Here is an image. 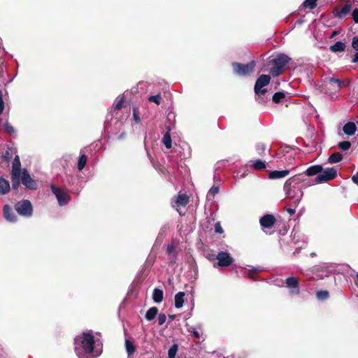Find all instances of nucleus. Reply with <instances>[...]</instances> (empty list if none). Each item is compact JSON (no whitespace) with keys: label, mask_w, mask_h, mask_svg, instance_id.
<instances>
[{"label":"nucleus","mask_w":358,"mask_h":358,"mask_svg":"<svg viewBox=\"0 0 358 358\" xmlns=\"http://www.w3.org/2000/svg\"><path fill=\"white\" fill-rule=\"evenodd\" d=\"M250 163L252 167L255 170H262L266 168L265 162L260 159L251 160Z\"/></svg>","instance_id":"nucleus-27"},{"label":"nucleus","mask_w":358,"mask_h":358,"mask_svg":"<svg viewBox=\"0 0 358 358\" xmlns=\"http://www.w3.org/2000/svg\"><path fill=\"white\" fill-rule=\"evenodd\" d=\"M290 58L285 54H279L275 58L270 60L272 67L270 73L273 77H277L282 74L284 67L289 62Z\"/></svg>","instance_id":"nucleus-3"},{"label":"nucleus","mask_w":358,"mask_h":358,"mask_svg":"<svg viewBox=\"0 0 358 358\" xmlns=\"http://www.w3.org/2000/svg\"><path fill=\"white\" fill-rule=\"evenodd\" d=\"M322 171V166L321 165H313L308 168L305 173L308 176H313L317 174H320Z\"/></svg>","instance_id":"nucleus-21"},{"label":"nucleus","mask_w":358,"mask_h":358,"mask_svg":"<svg viewBox=\"0 0 358 358\" xmlns=\"http://www.w3.org/2000/svg\"><path fill=\"white\" fill-rule=\"evenodd\" d=\"M158 324L162 325L166 322V315L164 313H160L158 316Z\"/></svg>","instance_id":"nucleus-47"},{"label":"nucleus","mask_w":358,"mask_h":358,"mask_svg":"<svg viewBox=\"0 0 358 358\" xmlns=\"http://www.w3.org/2000/svg\"><path fill=\"white\" fill-rule=\"evenodd\" d=\"M10 189V185L6 179L0 178V195L7 194Z\"/></svg>","instance_id":"nucleus-18"},{"label":"nucleus","mask_w":358,"mask_h":358,"mask_svg":"<svg viewBox=\"0 0 358 358\" xmlns=\"http://www.w3.org/2000/svg\"><path fill=\"white\" fill-rule=\"evenodd\" d=\"M125 348L128 355V357L129 358V357L134 353L136 348L134 345L133 343L130 341L129 339L125 340Z\"/></svg>","instance_id":"nucleus-31"},{"label":"nucleus","mask_w":358,"mask_h":358,"mask_svg":"<svg viewBox=\"0 0 358 358\" xmlns=\"http://www.w3.org/2000/svg\"><path fill=\"white\" fill-rule=\"evenodd\" d=\"M343 132L348 136H352L357 131V126L353 122H347L343 127Z\"/></svg>","instance_id":"nucleus-17"},{"label":"nucleus","mask_w":358,"mask_h":358,"mask_svg":"<svg viewBox=\"0 0 358 358\" xmlns=\"http://www.w3.org/2000/svg\"><path fill=\"white\" fill-rule=\"evenodd\" d=\"M317 0H305L303 3V6L304 8H308L310 9H313L317 6Z\"/></svg>","instance_id":"nucleus-36"},{"label":"nucleus","mask_w":358,"mask_h":358,"mask_svg":"<svg viewBox=\"0 0 358 358\" xmlns=\"http://www.w3.org/2000/svg\"><path fill=\"white\" fill-rule=\"evenodd\" d=\"M351 143L350 141H342L338 143V148L342 151L348 150L350 148Z\"/></svg>","instance_id":"nucleus-40"},{"label":"nucleus","mask_w":358,"mask_h":358,"mask_svg":"<svg viewBox=\"0 0 358 358\" xmlns=\"http://www.w3.org/2000/svg\"><path fill=\"white\" fill-rule=\"evenodd\" d=\"M306 275L309 276L310 278H315V277L310 275L309 274H306Z\"/></svg>","instance_id":"nucleus-57"},{"label":"nucleus","mask_w":358,"mask_h":358,"mask_svg":"<svg viewBox=\"0 0 358 358\" xmlns=\"http://www.w3.org/2000/svg\"><path fill=\"white\" fill-rule=\"evenodd\" d=\"M352 5L351 1H347L342 8H341L340 10L335 9L334 10V15L337 18L343 19L350 13V10H352Z\"/></svg>","instance_id":"nucleus-13"},{"label":"nucleus","mask_w":358,"mask_h":358,"mask_svg":"<svg viewBox=\"0 0 358 358\" xmlns=\"http://www.w3.org/2000/svg\"><path fill=\"white\" fill-rule=\"evenodd\" d=\"M15 210L18 215L24 217H30L33 215L32 204L30 201L27 199L17 201L15 204Z\"/></svg>","instance_id":"nucleus-4"},{"label":"nucleus","mask_w":358,"mask_h":358,"mask_svg":"<svg viewBox=\"0 0 358 358\" xmlns=\"http://www.w3.org/2000/svg\"><path fill=\"white\" fill-rule=\"evenodd\" d=\"M352 181L358 185V173L354 175L352 177Z\"/></svg>","instance_id":"nucleus-51"},{"label":"nucleus","mask_w":358,"mask_h":358,"mask_svg":"<svg viewBox=\"0 0 358 358\" xmlns=\"http://www.w3.org/2000/svg\"><path fill=\"white\" fill-rule=\"evenodd\" d=\"M352 47L353 48L354 50L357 51V52L354 55L353 59H352V62L353 63H357L358 62V36H355L352 38Z\"/></svg>","instance_id":"nucleus-30"},{"label":"nucleus","mask_w":358,"mask_h":358,"mask_svg":"<svg viewBox=\"0 0 358 358\" xmlns=\"http://www.w3.org/2000/svg\"><path fill=\"white\" fill-rule=\"evenodd\" d=\"M21 173V163L19 156L17 155L14 157L12 163L11 174H20Z\"/></svg>","instance_id":"nucleus-19"},{"label":"nucleus","mask_w":358,"mask_h":358,"mask_svg":"<svg viewBox=\"0 0 358 358\" xmlns=\"http://www.w3.org/2000/svg\"><path fill=\"white\" fill-rule=\"evenodd\" d=\"M4 109V101L3 100V93L0 90V115L2 114Z\"/></svg>","instance_id":"nucleus-48"},{"label":"nucleus","mask_w":358,"mask_h":358,"mask_svg":"<svg viewBox=\"0 0 358 358\" xmlns=\"http://www.w3.org/2000/svg\"><path fill=\"white\" fill-rule=\"evenodd\" d=\"M352 16L354 22L355 23H358V8H355L353 10Z\"/></svg>","instance_id":"nucleus-49"},{"label":"nucleus","mask_w":358,"mask_h":358,"mask_svg":"<svg viewBox=\"0 0 358 358\" xmlns=\"http://www.w3.org/2000/svg\"><path fill=\"white\" fill-rule=\"evenodd\" d=\"M337 176V170L334 168H327L323 169L322 172H320V174L317 175L315 179L314 182L319 184V183H323L326 182L329 180H333Z\"/></svg>","instance_id":"nucleus-6"},{"label":"nucleus","mask_w":358,"mask_h":358,"mask_svg":"<svg viewBox=\"0 0 358 358\" xmlns=\"http://www.w3.org/2000/svg\"><path fill=\"white\" fill-rule=\"evenodd\" d=\"M22 182L28 189H36L37 184L34 179L31 178L27 170L24 169L22 172Z\"/></svg>","instance_id":"nucleus-12"},{"label":"nucleus","mask_w":358,"mask_h":358,"mask_svg":"<svg viewBox=\"0 0 358 358\" xmlns=\"http://www.w3.org/2000/svg\"><path fill=\"white\" fill-rule=\"evenodd\" d=\"M178 346L177 344H173L168 352L169 358H176V353L178 352Z\"/></svg>","instance_id":"nucleus-38"},{"label":"nucleus","mask_w":358,"mask_h":358,"mask_svg":"<svg viewBox=\"0 0 358 358\" xmlns=\"http://www.w3.org/2000/svg\"><path fill=\"white\" fill-rule=\"evenodd\" d=\"M158 313V308L157 307H152L149 308L145 313V319L148 321L152 320Z\"/></svg>","instance_id":"nucleus-28"},{"label":"nucleus","mask_w":358,"mask_h":358,"mask_svg":"<svg viewBox=\"0 0 358 358\" xmlns=\"http://www.w3.org/2000/svg\"><path fill=\"white\" fill-rule=\"evenodd\" d=\"M317 298L319 300H325L329 297V292L327 291L321 290L318 291L316 294Z\"/></svg>","instance_id":"nucleus-41"},{"label":"nucleus","mask_w":358,"mask_h":358,"mask_svg":"<svg viewBox=\"0 0 358 358\" xmlns=\"http://www.w3.org/2000/svg\"><path fill=\"white\" fill-rule=\"evenodd\" d=\"M129 358V357H128Z\"/></svg>","instance_id":"nucleus-58"},{"label":"nucleus","mask_w":358,"mask_h":358,"mask_svg":"<svg viewBox=\"0 0 358 358\" xmlns=\"http://www.w3.org/2000/svg\"><path fill=\"white\" fill-rule=\"evenodd\" d=\"M166 129H167V131L163 136L162 143L166 148L169 149L172 146V140H171V137L170 135L171 128L169 127H168L166 128Z\"/></svg>","instance_id":"nucleus-24"},{"label":"nucleus","mask_w":358,"mask_h":358,"mask_svg":"<svg viewBox=\"0 0 358 358\" xmlns=\"http://www.w3.org/2000/svg\"><path fill=\"white\" fill-rule=\"evenodd\" d=\"M124 136H125V134H124V133H122V134L118 136V139H119V140H122V139H123V138H124Z\"/></svg>","instance_id":"nucleus-54"},{"label":"nucleus","mask_w":358,"mask_h":358,"mask_svg":"<svg viewBox=\"0 0 358 358\" xmlns=\"http://www.w3.org/2000/svg\"><path fill=\"white\" fill-rule=\"evenodd\" d=\"M266 149V146L265 144L259 143L256 145V150L258 154L262 155Z\"/></svg>","instance_id":"nucleus-44"},{"label":"nucleus","mask_w":358,"mask_h":358,"mask_svg":"<svg viewBox=\"0 0 358 358\" xmlns=\"http://www.w3.org/2000/svg\"><path fill=\"white\" fill-rule=\"evenodd\" d=\"M50 188L59 206H65L71 200V196L66 190L57 187L54 184H51Z\"/></svg>","instance_id":"nucleus-5"},{"label":"nucleus","mask_w":358,"mask_h":358,"mask_svg":"<svg viewBox=\"0 0 358 358\" xmlns=\"http://www.w3.org/2000/svg\"><path fill=\"white\" fill-rule=\"evenodd\" d=\"M271 80V76L269 75H261L257 80L255 85V92L256 94H264L266 93V90L265 89H262L264 87L267 86Z\"/></svg>","instance_id":"nucleus-8"},{"label":"nucleus","mask_w":358,"mask_h":358,"mask_svg":"<svg viewBox=\"0 0 358 358\" xmlns=\"http://www.w3.org/2000/svg\"><path fill=\"white\" fill-rule=\"evenodd\" d=\"M188 332H189L194 337L196 338H200V333L196 330L195 327H191L188 329Z\"/></svg>","instance_id":"nucleus-45"},{"label":"nucleus","mask_w":358,"mask_h":358,"mask_svg":"<svg viewBox=\"0 0 358 358\" xmlns=\"http://www.w3.org/2000/svg\"><path fill=\"white\" fill-rule=\"evenodd\" d=\"M5 219L10 222H15L17 217L8 205H5L3 208Z\"/></svg>","instance_id":"nucleus-16"},{"label":"nucleus","mask_w":358,"mask_h":358,"mask_svg":"<svg viewBox=\"0 0 358 358\" xmlns=\"http://www.w3.org/2000/svg\"><path fill=\"white\" fill-rule=\"evenodd\" d=\"M164 299L163 290L159 288H155L152 293V299L155 303H161Z\"/></svg>","instance_id":"nucleus-22"},{"label":"nucleus","mask_w":358,"mask_h":358,"mask_svg":"<svg viewBox=\"0 0 358 358\" xmlns=\"http://www.w3.org/2000/svg\"><path fill=\"white\" fill-rule=\"evenodd\" d=\"M87 163V157L85 155H82L78 162V169L79 171H82L85 166Z\"/></svg>","instance_id":"nucleus-35"},{"label":"nucleus","mask_w":358,"mask_h":358,"mask_svg":"<svg viewBox=\"0 0 358 358\" xmlns=\"http://www.w3.org/2000/svg\"><path fill=\"white\" fill-rule=\"evenodd\" d=\"M334 271V266L332 265H327V264H324L323 265L319 266H315L312 269V272H320L321 273H319L316 275L317 278L322 279L324 277L329 276L330 274H331Z\"/></svg>","instance_id":"nucleus-9"},{"label":"nucleus","mask_w":358,"mask_h":358,"mask_svg":"<svg viewBox=\"0 0 358 358\" xmlns=\"http://www.w3.org/2000/svg\"><path fill=\"white\" fill-rule=\"evenodd\" d=\"M287 212L289 213V215H292L295 213V209L294 208H287Z\"/></svg>","instance_id":"nucleus-52"},{"label":"nucleus","mask_w":358,"mask_h":358,"mask_svg":"<svg viewBox=\"0 0 358 358\" xmlns=\"http://www.w3.org/2000/svg\"><path fill=\"white\" fill-rule=\"evenodd\" d=\"M185 292H179L175 295V307L176 308H180L183 306Z\"/></svg>","instance_id":"nucleus-23"},{"label":"nucleus","mask_w":358,"mask_h":358,"mask_svg":"<svg viewBox=\"0 0 358 358\" xmlns=\"http://www.w3.org/2000/svg\"><path fill=\"white\" fill-rule=\"evenodd\" d=\"M215 231L218 234H222L223 232V229L220 223H216L215 226Z\"/></svg>","instance_id":"nucleus-50"},{"label":"nucleus","mask_w":358,"mask_h":358,"mask_svg":"<svg viewBox=\"0 0 358 358\" xmlns=\"http://www.w3.org/2000/svg\"><path fill=\"white\" fill-rule=\"evenodd\" d=\"M285 285L289 288L291 295H296L300 293L299 281L297 278L290 276L286 278Z\"/></svg>","instance_id":"nucleus-10"},{"label":"nucleus","mask_w":358,"mask_h":358,"mask_svg":"<svg viewBox=\"0 0 358 358\" xmlns=\"http://www.w3.org/2000/svg\"><path fill=\"white\" fill-rule=\"evenodd\" d=\"M161 94L160 93L157 94V95L150 96L148 97V101L150 102H154L157 103V105H159L161 103Z\"/></svg>","instance_id":"nucleus-42"},{"label":"nucleus","mask_w":358,"mask_h":358,"mask_svg":"<svg viewBox=\"0 0 358 358\" xmlns=\"http://www.w3.org/2000/svg\"><path fill=\"white\" fill-rule=\"evenodd\" d=\"M220 191L219 187L217 186H213L208 191L206 198L209 201H213L214 199V196L218 194Z\"/></svg>","instance_id":"nucleus-32"},{"label":"nucleus","mask_w":358,"mask_h":358,"mask_svg":"<svg viewBox=\"0 0 358 358\" xmlns=\"http://www.w3.org/2000/svg\"><path fill=\"white\" fill-rule=\"evenodd\" d=\"M189 202V196L185 194H179L176 203L178 206H185Z\"/></svg>","instance_id":"nucleus-25"},{"label":"nucleus","mask_w":358,"mask_h":358,"mask_svg":"<svg viewBox=\"0 0 358 358\" xmlns=\"http://www.w3.org/2000/svg\"><path fill=\"white\" fill-rule=\"evenodd\" d=\"M123 102H124L123 96L117 97L115 102L113 105V108L115 110H120L122 107Z\"/></svg>","instance_id":"nucleus-37"},{"label":"nucleus","mask_w":358,"mask_h":358,"mask_svg":"<svg viewBox=\"0 0 358 358\" xmlns=\"http://www.w3.org/2000/svg\"><path fill=\"white\" fill-rule=\"evenodd\" d=\"M3 127L5 131L10 134H13L15 131L14 127L8 122L3 124Z\"/></svg>","instance_id":"nucleus-43"},{"label":"nucleus","mask_w":358,"mask_h":358,"mask_svg":"<svg viewBox=\"0 0 358 358\" xmlns=\"http://www.w3.org/2000/svg\"><path fill=\"white\" fill-rule=\"evenodd\" d=\"M285 97V94L284 92H276L273 96V101L275 103H280Z\"/></svg>","instance_id":"nucleus-39"},{"label":"nucleus","mask_w":358,"mask_h":358,"mask_svg":"<svg viewBox=\"0 0 358 358\" xmlns=\"http://www.w3.org/2000/svg\"><path fill=\"white\" fill-rule=\"evenodd\" d=\"M325 87L327 90L337 92L342 87L343 83L334 78H326L324 81Z\"/></svg>","instance_id":"nucleus-14"},{"label":"nucleus","mask_w":358,"mask_h":358,"mask_svg":"<svg viewBox=\"0 0 358 358\" xmlns=\"http://www.w3.org/2000/svg\"><path fill=\"white\" fill-rule=\"evenodd\" d=\"M133 117H134V120H135V122L136 123L140 122V121H141L140 115L138 113V110L136 107L133 108Z\"/></svg>","instance_id":"nucleus-46"},{"label":"nucleus","mask_w":358,"mask_h":358,"mask_svg":"<svg viewBox=\"0 0 358 358\" xmlns=\"http://www.w3.org/2000/svg\"><path fill=\"white\" fill-rule=\"evenodd\" d=\"M343 159V155L340 152H334L328 158V162L331 164H335L341 162Z\"/></svg>","instance_id":"nucleus-29"},{"label":"nucleus","mask_w":358,"mask_h":358,"mask_svg":"<svg viewBox=\"0 0 358 358\" xmlns=\"http://www.w3.org/2000/svg\"><path fill=\"white\" fill-rule=\"evenodd\" d=\"M217 259V266L220 267H227L230 266L234 262V259L231 255L226 252H220L216 256Z\"/></svg>","instance_id":"nucleus-11"},{"label":"nucleus","mask_w":358,"mask_h":358,"mask_svg":"<svg viewBox=\"0 0 358 358\" xmlns=\"http://www.w3.org/2000/svg\"><path fill=\"white\" fill-rule=\"evenodd\" d=\"M259 271H261L260 268H254L253 267L251 270H250V273H252V272L256 273V272H258Z\"/></svg>","instance_id":"nucleus-53"},{"label":"nucleus","mask_w":358,"mask_h":358,"mask_svg":"<svg viewBox=\"0 0 358 358\" xmlns=\"http://www.w3.org/2000/svg\"><path fill=\"white\" fill-rule=\"evenodd\" d=\"M301 180L300 176H295L286 180L283 187L287 197L295 199V205H298L303 197V193L299 187Z\"/></svg>","instance_id":"nucleus-2"},{"label":"nucleus","mask_w":358,"mask_h":358,"mask_svg":"<svg viewBox=\"0 0 358 358\" xmlns=\"http://www.w3.org/2000/svg\"><path fill=\"white\" fill-rule=\"evenodd\" d=\"M14 152H15L14 149L8 148L3 154V159L6 162H9L12 159Z\"/></svg>","instance_id":"nucleus-34"},{"label":"nucleus","mask_w":358,"mask_h":358,"mask_svg":"<svg viewBox=\"0 0 358 358\" xmlns=\"http://www.w3.org/2000/svg\"><path fill=\"white\" fill-rule=\"evenodd\" d=\"M255 64H255V61H252L250 63L246 64L234 62L232 64V66H233L234 73L236 75L241 76H244L249 75L250 73H251L253 71Z\"/></svg>","instance_id":"nucleus-7"},{"label":"nucleus","mask_w":358,"mask_h":358,"mask_svg":"<svg viewBox=\"0 0 358 358\" xmlns=\"http://www.w3.org/2000/svg\"><path fill=\"white\" fill-rule=\"evenodd\" d=\"M12 186L16 189L20 183V174H11Z\"/></svg>","instance_id":"nucleus-33"},{"label":"nucleus","mask_w":358,"mask_h":358,"mask_svg":"<svg viewBox=\"0 0 358 358\" xmlns=\"http://www.w3.org/2000/svg\"><path fill=\"white\" fill-rule=\"evenodd\" d=\"M3 51L1 50V48L0 47V59L3 57Z\"/></svg>","instance_id":"nucleus-55"},{"label":"nucleus","mask_w":358,"mask_h":358,"mask_svg":"<svg viewBox=\"0 0 358 358\" xmlns=\"http://www.w3.org/2000/svg\"><path fill=\"white\" fill-rule=\"evenodd\" d=\"M75 351L78 358H96L102 353V344L92 333L83 332L75 338Z\"/></svg>","instance_id":"nucleus-1"},{"label":"nucleus","mask_w":358,"mask_h":358,"mask_svg":"<svg viewBox=\"0 0 358 358\" xmlns=\"http://www.w3.org/2000/svg\"><path fill=\"white\" fill-rule=\"evenodd\" d=\"M289 173V170L272 171L269 173L270 179H279L287 176Z\"/></svg>","instance_id":"nucleus-20"},{"label":"nucleus","mask_w":358,"mask_h":358,"mask_svg":"<svg viewBox=\"0 0 358 358\" xmlns=\"http://www.w3.org/2000/svg\"><path fill=\"white\" fill-rule=\"evenodd\" d=\"M172 249H173L172 246H169L167 248V252L169 253H170L171 252Z\"/></svg>","instance_id":"nucleus-56"},{"label":"nucleus","mask_w":358,"mask_h":358,"mask_svg":"<svg viewBox=\"0 0 358 358\" xmlns=\"http://www.w3.org/2000/svg\"><path fill=\"white\" fill-rule=\"evenodd\" d=\"M275 222V218L271 214L265 215L259 220V223L262 228L271 229L274 225Z\"/></svg>","instance_id":"nucleus-15"},{"label":"nucleus","mask_w":358,"mask_h":358,"mask_svg":"<svg viewBox=\"0 0 358 358\" xmlns=\"http://www.w3.org/2000/svg\"><path fill=\"white\" fill-rule=\"evenodd\" d=\"M345 44L341 41H337L331 45L329 49L333 52H343L345 49Z\"/></svg>","instance_id":"nucleus-26"}]
</instances>
